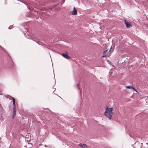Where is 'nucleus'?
Wrapping results in <instances>:
<instances>
[{
    "mask_svg": "<svg viewBox=\"0 0 148 148\" xmlns=\"http://www.w3.org/2000/svg\"><path fill=\"white\" fill-rule=\"evenodd\" d=\"M8 96L9 97H11V98H12V100H13V105L14 106L13 107H15L16 106H15V99L14 98L12 97H11L10 95H8Z\"/></svg>",
    "mask_w": 148,
    "mask_h": 148,
    "instance_id": "nucleus-5",
    "label": "nucleus"
},
{
    "mask_svg": "<svg viewBox=\"0 0 148 148\" xmlns=\"http://www.w3.org/2000/svg\"><path fill=\"white\" fill-rule=\"evenodd\" d=\"M124 23L127 28H129L131 26V25L130 23L129 22H127L126 20H124Z\"/></svg>",
    "mask_w": 148,
    "mask_h": 148,
    "instance_id": "nucleus-4",
    "label": "nucleus"
},
{
    "mask_svg": "<svg viewBox=\"0 0 148 148\" xmlns=\"http://www.w3.org/2000/svg\"><path fill=\"white\" fill-rule=\"evenodd\" d=\"M79 145L82 147L83 148H85L87 147V146L86 144H80Z\"/></svg>",
    "mask_w": 148,
    "mask_h": 148,
    "instance_id": "nucleus-8",
    "label": "nucleus"
},
{
    "mask_svg": "<svg viewBox=\"0 0 148 148\" xmlns=\"http://www.w3.org/2000/svg\"><path fill=\"white\" fill-rule=\"evenodd\" d=\"M16 107H13V117H14V116L16 115Z\"/></svg>",
    "mask_w": 148,
    "mask_h": 148,
    "instance_id": "nucleus-6",
    "label": "nucleus"
},
{
    "mask_svg": "<svg viewBox=\"0 0 148 148\" xmlns=\"http://www.w3.org/2000/svg\"><path fill=\"white\" fill-rule=\"evenodd\" d=\"M126 88L133 89V90L136 91V90H135V89L132 86H126Z\"/></svg>",
    "mask_w": 148,
    "mask_h": 148,
    "instance_id": "nucleus-7",
    "label": "nucleus"
},
{
    "mask_svg": "<svg viewBox=\"0 0 148 148\" xmlns=\"http://www.w3.org/2000/svg\"><path fill=\"white\" fill-rule=\"evenodd\" d=\"M62 55L63 57L66 58H69V57L67 55L64 53H63Z\"/></svg>",
    "mask_w": 148,
    "mask_h": 148,
    "instance_id": "nucleus-9",
    "label": "nucleus"
},
{
    "mask_svg": "<svg viewBox=\"0 0 148 148\" xmlns=\"http://www.w3.org/2000/svg\"><path fill=\"white\" fill-rule=\"evenodd\" d=\"M10 27H11V26H10L9 27V29H10L11 28H10Z\"/></svg>",
    "mask_w": 148,
    "mask_h": 148,
    "instance_id": "nucleus-10",
    "label": "nucleus"
},
{
    "mask_svg": "<svg viewBox=\"0 0 148 148\" xmlns=\"http://www.w3.org/2000/svg\"><path fill=\"white\" fill-rule=\"evenodd\" d=\"M113 110V108H107L106 109V111L104 113L105 115L110 120L111 119V117L112 116L113 114L112 111Z\"/></svg>",
    "mask_w": 148,
    "mask_h": 148,
    "instance_id": "nucleus-1",
    "label": "nucleus"
},
{
    "mask_svg": "<svg viewBox=\"0 0 148 148\" xmlns=\"http://www.w3.org/2000/svg\"><path fill=\"white\" fill-rule=\"evenodd\" d=\"M70 14L73 15H76L77 14V11L75 7H74L73 10L70 12Z\"/></svg>",
    "mask_w": 148,
    "mask_h": 148,
    "instance_id": "nucleus-3",
    "label": "nucleus"
},
{
    "mask_svg": "<svg viewBox=\"0 0 148 148\" xmlns=\"http://www.w3.org/2000/svg\"><path fill=\"white\" fill-rule=\"evenodd\" d=\"M111 48L109 50L108 49H107L104 51L103 52V55L102 57H105L106 56H108L110 55V51H112L111 50Z\"/></svg>",
    "mask_w": 148,
    "mask_h": 148,
    "instance_id": "nucleus-2",
    "label": "nucleus"
}]
</instances>
